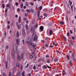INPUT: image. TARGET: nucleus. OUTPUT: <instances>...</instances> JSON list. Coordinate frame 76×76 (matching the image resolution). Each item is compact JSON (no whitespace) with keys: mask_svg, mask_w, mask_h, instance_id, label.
<instances>
[{"mask_svg":"<svg viewBox=\"0 0 76 76\" xmlns=\"http://www.w3.org/2000/svg\"><path fill=\"white\" fill-rule=\"evenodd\" d=\"M2 6L3 8H4V7H5L4 4H2Z\"/></svg>","mask_w":76,"mask_h":76,"instance_id":"c03bdc74","label":"nucleus"},{"mask_svg":"<svg viewBox=\"0 0 76 76\" xmlns=\"http://www.w3.org/2000/svg\"><path fill=\"white\" fill-rule=\"evenodd\" d=\"M25 27L26 28V30H28V25L26 24L25 26Z\"/></svg>","mask_w":76,"mask_h":76,"instance_id":"412c9836","label":"nucleus"},{"mask_svg":"<svg viewBox=\"0 0 76 76\" xmlns=\"http://www.w3.org/2000/svg\"><path fill=\"white\" fill-rule=\"evenodd\" d=\"M33 69L34 70H35L36 69V66H35V65H34L33 67Z\"/></svg>","mask_w":76,"mask_h":76,"instance_id":"cd10ccee","label":"nucleus"},{"mask_svg":"<svg viewBox=\"0 0 76 76\" xmlns=\"http://www.w3.org/2000/svg\"><path fill=\"white\" fill-rule=\"evenodd\" d=\"M10 75H11V73L10 72L9 73V76H10Z\"/></svg>","mask_w":76,"mask_h":76,"instance_id":"6e6d98bb","label":"nucleus"},{"mask_svg":"<svg viewBox=\"0 0 76 76\" xmlns=\"http://www.w3.org/2000/svg\"><path fill=\"white\" fill-rule=\"evenodd\" d=\"M8 48H9V47H8V46H7L6 47V49L7 50V49H8Z\"/></svg>","mask_w":76,"mask_h":76,"instance_id":"5fc2aeb1","label":"nucleus"},{"mask_svg":"<svg viewBox=\"0 0 76 76\" xmlns=\"http://www.w3.org/2000/svg\"><path fill=\"white\" fill-rule=\"evenodd\" d=\"M6 7H10V4H7L6 5Z\"/></svg>","mask_w":76,"mask_h":76,"instance_id":"aec40b11","label":"nucleus"},{"mask_svg":"<svg viewBox=\"0 0 76 76\" xmlns=\"http://www.w3.org/2000/svg\"><path fill=\"white\" fill-rule=\"evenodd\" d=\"M8 10V8L7 7L6 8V10H5V13H7V11Z\"/></svg>","mask_w":76,"mask_h":76,"instance_id":"a878e982","label":"nucleus"},{"mask_svg":"<svg viewBox=\"0 0 76 76\" xmlns=\"http://www.w3.org/2000/svg\"><path fill=\"white\" fill-rule=\"evenodd\" d=\"M47 67H48V68L49 69H50V68H51V67H50L48 65H47Z\"/></svg>","mask_w":76,"mask_h":76,"instance_id":"de8ad7c7","label":"nucleus"},{"mask_svg":"<svg viewBox=\"0 0 76 76\" xmlns=\"http://www.w3.org/2000/svg\"><path fill=\"white\" fill-rule=\"evenodd\" d=\"M39 13H40V11H38L37 12V14L38 15V17L39 18Z\"/></svg>","mask_w":76,"mask_h":76,"instance_id":"4be33fe9","label":"nucleus"},{"mask_svg":"<svg viewBox=\"0 0 76 76\" xmlns=\"http://www.w3.org/2000/svg\"><path fill=\"white\" fill-rule=\"evenodd\" d=\"M16 43L18 45L20 44V39H16Z\"/></svg>","mask_w":76,"mask_h":76,"instance_id":"20e7f679","label":"nucleus"},{"mask_svg":"<svg viewBox=\"0 0 76 76\" xmlns=\"http://www.w3.org/2000/svg\"><path fill=\"white\" fill-rule=\"evenodd\" d=\"M69 64L70 66H71V67H72V61H69Z\"/></svg>","mask_w":76,"mask_h":76,"instance_id":"b1692460","label":"nucleus"},{"mask_svg":"<svg viewBox=\"0 0 76 76\" xmlns=\"http://www.w3.org/2000/svg\"><path fill=\"white\" fill-rule=\"evenodd\" d=\"M70 32L71 34H72L73 33V32H72V31L71 30H70Z\"/></svg>","mask_w":76,"mask_h":76,"instance_id":"0e129e2a","label":"nucleus"},{"mask_svg":"<svg viewBox=\"0 0 76 76\" xmlns=\"http://www.w3.org/2000/svg\"><path fill=\"white\" fill-rule=\"evenodd\" d=\"M55 76H59V75L58 74L57 75H56Z\"/></svg>","mask_w":76,"mask_h":76,"instance_id":"338daca9","label":"nucleus"},{"mask_svg":"<svg viewBox=\"0 0 76 76\" xmlns=\"http://www.w3.org/2000/svg\"><path fill=\"white\" fill-rule=\"evenodd\" d=\"M31 36H29L28 37V39H30L31 38Z\"/></svg>","mask_w":76,"mask_h":76,"instance_id":"8fccbe9b","label":"nucleus"},{"mask_svg":"<svg viewBox=\"0 0 76 76\" xmlns=\"http://www.w3.org/2000/svg\"><path fill=\"white\" fill-rule=\"evenodd\" d=\"M17 59H18V61H20V60H21V56L20 57V56L19 55H18V56Z\"/></svg>","mask_w":76,"mask_h":76,"instance_id":"9b49d317","label":"nucleus"},{"mask_svg":"<svg viewBox=\"0 0 76 76\" xmlns=\"http://www.w3.org/2000/svg\"><path fill=\"white\" fill-rule=\"evenodd\" d=\"M45 46H46V47H48V45L47 44H46L45 45Z\"/></svg>","mask_w":76,"mask_h":76,"instance_id":"4c0bfd02","label":"nucleus"},{"mask_svg":"<svg viewBox=\"0 0 76 76\" xmlns=\"http://www.w3.org/2000/svg\"><path fill=\"white\" fill-rule=\"evenodd\" d=\"M64 39L65 41H66V37H64Z\"/></svg>","mask_w":76,"mask_h":76,"instance_id":"2f4dec72","label":"nucleus"},{"mask_svg":"<svg viewBox=\"0 0 76 76\" xmlns=\"http://www.w3.org/2000/svg\"><path fill=\"white\" fill-rule=\"evenodd\" d=\"M20 7H21V8H22V7H23V4L22 2L21 3Z\"/></svg>","mask_w":76,"mask_h":76,"instance_id":"2eb2a0df","label":"nucleus"},{"mask_svg":"<svg viewBox=\"0 0 76 76\" xmlns=\"http://www.w3.org/2000/svg\"><path fill=\"white\" fill-rule=\"evenodd\" d=\"M26 42L29 45H31L32 46L34 49H36L37 48V45H34V43H31V42L29 41H27Z\"/></svg>","mask_w":76,"mask_h":76,"instance_id":"7ed1b4c3","label":"nucleus"},{"mask_svg":"<svg viewBox=\"0 0 76 76\" xmlns=\"http://www.w3.org/2000/svg\"><path fill=\"white\" fill-rule=\"evenodd\" d=\"M18 22L19 23L21 22V17H19Z\"/></svg>","mask_w":76,"mask_h":76,"instance_id":"ddd939ff","label":"nucleus"},{"mask_svg":"<svg viewBox=\"0 0 76 76\" xmlns=\"http://www.w3.org/2000/svg\"><path fill=\"white\" fill-rule=\"evenodd\" d=\"M29 65L28 64H27V65L24 67V68L25 69H26V68H27L28 67H29Z\"/></svg>","mask_w":76,"mask_h":76,"instance_id":"a211bd4d","label":"nucleus"},{"mask_svg":"<svg viewBox=\"0 0 76 76\" xmlns=\"http://www.w3.org/2000/svg\"><path fill=\"white\" fill-rule=\"evenodd\" d=\"M74 18H75V19H76V16H74Z\"/></svg>","mask_w":76,"mask_h":76,"instance_id":"774afa93","label":"nucleus"},{"mask_svg":"<svg viewBox=\"0 0 76 76\" xmlns=\"http://www.w3.org/2000/svg\"><path fill=\"white\" fill-rule=\"evenodd\" d=\"M54 61H55V62H57V59L56 58L54 60Z\"/></svg>","mask_w":76,"mask_h":76,"instance_id":"f704fd0d","label":"nucleus"},{"mask_svg":"<svg viewBox=\"0 0 76 76\" xmlns=\"http://www.w3.org/2000/svg\"><path fill=\"white\" fill-rule=\"evenodd\" d=\"M24 52H23L21 55L20 57L21 59H23V57H24Z\"/></svg>","mask_w":76,"mask_h":76,"instance_id":"6e6552de","label":"nucleus"},{"mask_svg":"<svg viewBox=\"0 0 76 76\" xmlns=\"http://www.w3.org/2000/svg\"><path fill=\"white\" fill-rule=\"evenodd\" d=\"M70 44L71 45H73V42H72V40H70Z\"/></svg>","mask_w":76,"mask_h":76,"instance_id":"4468645a","label":"nucleus"},{"mask_svg":"<svg viewBox=\"0 0 76 76\" xmlns=\"http://www.w3.org/2000/svg\"><path fill=\"white\" fill-rule=\"evenodd\" d=\"M44 67L45 69H46V68H47V66H45V65H44Z\"/></svg>","mask_w":76,"mask_h":76,"instance_id":"603ef678","label":"nucleus"},{"mask_svg":"<svg viewBox=\"0 0 76 76\" xmlns=\"http://www.w3.org/2000/svg\"><path fill=\"white\" fill-rule=\"evenodd\" d=\"M66 57H67V58H68V60H69V56H68V55H67Z\"/></svg>","mask_w":76,"mask_h":76,"instance_id":"79ce46f5","label":"nucleus"},{"mask_svg":"<svg viewBox=\"0 0 76 76\" xmlns=\"http://www.w3.org/2000/svg\"><path fill=\"white\" fill-rule=\"evenodd\" d=\"M35 20H33L32 21V23H33V24H34V23H35Z\"/></svg>","mask_w":76,"mask_h":76,"instance_id":"c85d7f7f","label":"nucleus"},{"mask_svg":"<svg viewBox=\"0 0 76 76\" xmlns=\"http://www.w3.org/2000/svg\"><path fill=\"white\" fill-rule=\"evenodd\" d=\"M25 40L24 39H23L22 40V41L23 42V44H24V41Z\"/></svg>","mask_w":76,"mask_h":76,"instance_id":"e2e57ef3","label":"nucleus"},{"mask_svg":"<svg viewBox=\"0 0 76 76\" xmlns=\"http://www.w3.org/2000/svg\"><path fill=\"white\" fill-rule=\"evenodd\" d=\"M6 74H5V73H3V76H5V75H6Z\"/></svg>","mask_w":76,"mask_h":76,"instance_id":"052dcab7","label":"nucleus"},{"mask_svg":"<svg viewBox=\"0 0 76 76\" xmlns=\"http://www.w3.org/2000/svg\"><path fill=\"white\" fill-rule=\"evenodd\" d=\"M7 28L8 29H10V26H9V25H8L7 26Z\"/></svg>","mask_w":76,"mask_h":76,"instance_id":"a19ab883","label":"nucleus"},{"mask_svg":"<svg viewBox=\"0 0 76 76\" xmlns=\"http://www.w3.org/2000/svg\"><path fill=\"white\" fill-rule=\"evenodd\" d=\"M29 58H33V56L31 55H30L29 56Z\"/></svg>","mask_w":76,"mask_h":76,"instance_id":"5701e85b","label":"nucleus"},{"mask_svg":"<svg viewBox=\"0 0 76 76\" xmlns=\"http://www.w3.org/2000/svg\"><path fill=\"white\" fill-rule=\"evenodd\" d=\"M6 69H7V62H6Z\"/></svg>","mask_w":76,"mask_h":76,"instance_id":"c756f323","label":"nucleus"},{"mask_svg":"<svg viewBox=\"0 0 76 76\" xmlns=\"http://www.w3.org/2000/svg\"><path fill=\"white\" fill-rule=\"evenodd\" d=\"M16 36L17 37H19V32H17L16 33Z\"/></svg>","mask_w":76,"mask_h":76,"instance_id":"f8f14e48","label":"nucleus"},{"mask_svg":"<svg viewBox=\"0 0 76 76\" xmlns=\"http://www.w3.org/2000/svg\"><path fill=\"white\" fill-rule=\"evenodd\" d=\"M75 39V37H72V39Z\"/></svg>","mask_w":76,"mask_h":76,"instance_id":"bf43d9fd","label":"nucleus"},{"mask_svg":"<svg viewBox=\"0 0 76 76\" xmlns=\"http://www.w3.org/2000/svg\"><path fill=\"white\" fill-rule=\"evenodd\" d=\"M50 47H51V48H53V46L50 45Z\"/></svg>","mask_w":76,"mask_h":76,"instance_id":"13d9d810","label":"nucleus"},{"mask_svg":"<svg viewBox=\"0 0 76 76\" xmlns=\"http://www.w3.org/2000/svg\"><path fill=\"white\" fill-rule=\"evenodd\" d=\"M60 23L61 25H64V22L63 21H61L60 22Z\"/></svg>","mask_w":76,"mask_h":76,"instance_id":"f3484780","label":"nucleus"},{"mask_svg":"<svg viewBox=\"0 0 76 76\" xmlns=\"http://www.w3.org/2000/svg\"><path fill=\"white\" fill-rule=\"evenodd\" d=\"M53 34V31L51 30H50L49 31V34L50 35H51Z\"/></svg>","mask_w":76,"mask_h":76,"instance_id":"dca6fc26","label":"nucleus"},{"mask_svg":"<svg viewBox=\"0 0 76 76\" xmlns=\"http://www.w3.org/2000/svg\"><path fill=\"white\" fill-rule=\"evenodd\" d=\"M34 30L32 27L31 28L30 31L31 33H33V35L32 36V38H34V41H37L38 37L37 35L36 34L35 31H34Z\"/></svg>","mask_w":76,"mask_h":76,"instance_id":"f257e3e1","label":"nucleus"},{"mask_svg":"<svg viewBox=\"0 0 76 76\" xmlns=\"http://www.w3.org/2000/svg\"><path fill=\"white\" fill-rule=\"evenodd\" d=\"M24 72H23L22 73V76H25V75H24Z\"/></svg>","mask_w":76,"mask_h":76,"instance_id":"c9c22d12","label":"nucleus"},{"mask_svg":"<svg viewBox=\"0 0 76 76\" xmlns=\"http://www.w3.org/2000/svg\"><path fill=\"white\" fill-rule=\"evenodd\" d=\"M17 45L15 44L14 45L13 47V51H12V58H14L15 57V54H16L17 53Z\"/></svg>","mask_w":76,"mask_h":76,"instance_id":"f03ea898","label":"nucleus"},{"mask_svg":"<svg viewBox=\"0 0 76 76\" xmlns=\"http://www.w3.org/2000/svg\"><path fill=\"white\" fill-rule=\"evenodd\" d=\"M50 61L49 60H48L47 61V63H49Z\"/></svg>","mask_w":76,"mask_h":76,"instance_id":"37998d69","label":"nucleus"},{"mask_svg":"<svg viewBox=\"0 0 76 76\" xmlns=\"http://www.w3.org/2000/svg\"><path fill=\"white\" fill-rule=\"evenodd\" d=\"M15 5L16 6H18V2H16L15 3Z\"/></svg>","mask_w":76,"mask_h":76,"instance_id":"864d4df0","label":"nucleus"},{"mask_svg":"<svg viewBox=\"0 0 76 76\" xmlns=\"http://www.w3.org/2000/svg\"><path fill=\"white\" fill-rule=\"evenodd\" d=\"M72 58H74V55L73 54H72Z\"/></svg>","mask_w":76,"mask_h":76,"instance_id":"4d7b16f0","label":"nucleus"},{"mask_svg":"<svg viewBox=\"0 0 76 76\" xmlns=\"http://www.w3.org/2000/svg\"><path fill=\"white\" fill-rule=\"evenodd\" d=\"M39 29L40 31H41V32H42L44 29V27L42 26H40Z\"/></svg>","mask_w":76,"mask_h":76,"instance_id":"1a4fd4ad","label":"nucleus"},{"mask_svg":"<svg viewBox=\"0 0 76 76\" xmlns=\"http://www.w3.org/2000/svg\"><path fill=\"white\" fill-rule=\"evenodd\" d=\"M22 33L23 34V35L24 37H25V35H26V34H25V30L23 29L22 31Z\"/></svg>","mask_w":76,"mask_h":76,"instance_id":"423d86ee","label":"nucleus"},{"mask_svg":"<svg viewBox=\"0 0 76 76\" xmlns=\"http://www.w3.org/2000/svg\"><path fill=\"white\" fill-rule=\"evenodd\" d=\"M16 25L18 28V29H20V28H21L20 24H19L18 23H16Z\"/></svg>","mask_w":76,"mask_h":76,"instance_id":"39448f33","label":"nucleus"},{"mask_svg":"<svg viewBox=\"0 0 76 76\" xmlns=\"http://www.w3.org/2000/svg\"><path fill=\"white\" fill-rule=\"evenodd\" d=\"M20 69L21 70H22L23 68H22V65H20Z\"/></svg>","mask_w":76,"mask_h":76,"instance_id":"72a5a7b5","label":"nucleus"},{"mask_svg":"<svg viewBox=\"0 0 76 76\" xmlns=\"http://www.w3.org/2000/svg\"><path fill=\"white\" fill-rule=\"evenodd\" d=\"M43 15L45 17H47V15L45 13H44Z\"/></svg>","mask_w":76,"mask_h":76,"instance_id":"bb28decb","label":"nucleus"},{"mask_svg":"<svg viewBox=\"0 0 76 76\" xmlns=\"http://www.w3.org/2000/svg\"><path fill=\"white\" fill-rule=\"evenodd\" d=\"M27 12H29L30 11V10H29V9H27Z\"/></svg>","mask_w":76,"mask_h":76,"instance_id":"a18cd8bd","label":"nucleus"},{"mask_svg":"<svg viewBox=\"0 0 76 76\" xmlns=\"http://www.w3.org/2000/svg\"><path fill=\"white\" fill-rule=\"evenodd\" d=\"M25 5L26 6H28V3L27 2L25 3Z\"/></svg>","mask_w":76,"mask_h":76,"instance_id":"e433bc0d","label":"nucleus"},{"mask_svg":"<svg viewBox=\"0 0 76 76\" xmlns=\"http://www.w3.org/2000/svg\"><path fill=\"white\" fill-rule=\"evenodd\" d=\"M38 24L37 23L36 25L33 26V27L34 28V29H36V28H38Z\"/></svg>","mask_w":76,"mask_h":76,"instance_id":"9d476101","label":"nucleus"},{"mask_svg":"<svg viewBox=\"0 0 76 76\" xmlns=\"http://www.w3.org/2000/svg\"><path fill=\"white\" fill-rule=\"evenodd\" d=\"M17 11L18 12H20V8H18L17 9Z\"/></svg>","mask_w":76,"mask_h":76,"instance_id":"58836bf2","label":"nucleus"},{"mask_svg":"<svg viewBox=\"0 0 76 76\" xmlns=\"http://www.w3.org/2000/svg\"><path fill=\"white\" fill-rule=\"evenodd\" d=\"M16 66L17 67H20V64L19 63V62H17L16 64Z\"/></svg>","mask_w":76,"mask_h":76,"instance_id":"0eeeda50","label":"nucleus"},{"mask_svg":"<svg viewBox=\"0 0 76 76\" xmlns=\"http://www.w3.org/2000/svg\"><path fill=\"white\" fill-rule=\"evenodd\" d=\"M69 4H70V6H71L72 4V2L71 1H70V0H69Z\"/></svg>","mask_w":76,"mask_h":76,"instance_id":"393cba45","label":"nucleus"},{"mask_svg":"<svg viewBox=\"0 0 76 76\" xmlns=\"http://www.w3.org/2000/svg\"><path fill=\"white\" fill-rule=\"evenodd\" d=\"M24 8L25 9H26V7L25 6H24Z\"/></svg>","mask_w":76,"mask_h":76,"instance_id":"680f3d73","label":"nucleus"},{"mask_svg":"<svg viewBox=\"0 0 76 76\" xmlns=\"http://www.w3.org/2000/svg\"><path fill=\"white\" fill-rule=\"evenodd\" d=\"M31 12H34V9H31Z\"/></svg>","mask_w":76,"mask_h":76,"instance_id":"ea45409f","label":"nucleus"},{"mask_svg":"<svg viewBox=\"0 0 76 76\" xmlns=\"http://www.w3.org/2000/svg\"><path fill=\"white\" fill-rule=\"evenodd\" d=\"M42 8V6H41L40 7H39L38 8V9L39 10H41Z\"/></svg>","mask_w":76,"mask_h":76,"instance_id":"6ab92c4d","label":"nucleus"},{"mask_svg":"<svg viewBox=\"0 0 76 76\" xmlns=\"http://www.w3.org/2000/svg\"><path fill=\"white\" fill-rule=\"evenodd\" d=\"M25 16H26V17L28 16V14H27V13H26V14H25Z\"/></svg>","mask_w":76,"mask_h":76,"instance_id":"49530a36","label":"nucleus"},{"mask_svg":"<svg viewBox=\"0 0 76 76\" xmlns=\"http://www.w3.org/2000/svg\"><path fill=\"white\" fill-rule=\"evenodd\" d=\"M30 4H31V5H32H32H34V3H30Z\"/></svg>","mask_w":76,"mask_h":76,"instance_id":"09e8293b","label":"nucleus"},{"mask_svg":"<svg viewBox=\"0 0 76 76\" xmlns=\"http://www.w3.org/2000/svg\"><path fill=\"white\" fill-rule=\"evenodd\" d=\"M15 16V17L16 18H17L18 17V15H16Z\"/></svg>","mask_w":76,"mask_h":76,"instance_id":"3c124183","label":"nucleus"},{"mask_svg":"<svg viewBox=\"0 0 76 76\" xmlns=\"http://www.w3.org/2000/svg\"><path fill=\"white\" fill-rule=\"evenodd\" d=\"M17 76H20V73H18L17 74Z\"/></svg>","mask_w":76,"mask_h":76,"instance_id":"473e14b6","label":"nucleus"},{"mask_svg":"<svg viewBox=\"0 0 76 76\" xmlns=\"http://www.w3.org/2000/svg\"><path fill=\"white\" fill-rule=\"evenodd\" d=\"M67 36H69V33H67Z\"/></svg>","mask_w":76,"mask_h":76,"instance_id":"69168bd1","label":"nucleus"},{"mask_svg":"<svg viewBox=\"0 0 76 76\" xmlns=\"http://www.w3.org/2000/svg\"><path fill=\"white\" fill-rule=\"evenodd\" d=\"M62 73L63 74V75H66V72H65V71H63Z\"/></svg>","mask_w":76,"mask_h":76,"instance_id":"7c9ffc66","label":"nucleus"}]
</instances>
